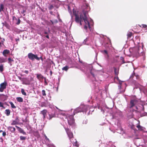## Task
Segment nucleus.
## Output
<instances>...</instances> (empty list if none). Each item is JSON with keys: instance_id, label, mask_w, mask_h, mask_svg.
Segmentation results:
<instances>
[{"instance_id": "1", "label": "nucleus", "mask_w": 147, "mask_h": 147, "mask_svg": "<svg viewBox=\"0 0 147 147\" xmlns=\"http://www.w3.org/2000/svg\"><path fill=\"white\" fill-rule=\"evenodd\" d=\"M88 12L86 11H83L82 13H80L79 15L77 13L76 11L73 10V14L75 16V22L77 24H79L80 25L82 26V22L83 20L84 21L85 24L84 26V28L86 30L89 28L90 31L91 28L90 25V23L88 20L86 14Z\"/></svg>"}, {"instance_id": "2", "label": "nucleus", "mask_w": 147, "mask_h": 147, "mask_svg": "<svg viewBox=\"0 0 147 147\" xmlns=\"http://www.w3.org/2000/svg\"><path fill=\"white\" fill-rule=\"evenodd\" d=\"M144 45L143 43H141L139 46L136 47L133 49V53L137 57L143 56L144 60L145 59V53L143 52V48Z\"/></svg>"}, {"instance_id": "3", "label": "nucleus", "mask_w": 147, "mask_h": 147, "mask_svg": "<svg viewBox=\"0 0 147 147\" xmlns=\"http://www.w3.org/2000/svg\"><path fill=\"white\" fill-rule=\"evenodd\" d=\"M28 56L29 59L32 61L34 60L35 59L38 61L40 60V58L38 57L37 55H34L32 53H29L28 54Z\"/></svg>"}, {"instance_id": "4", "label": "nucleus", "mask_w": 147, "mask_h": 147, "mask_svg": "<svg viewBox=\"0 0 147 147\" xmlns=\"http://www.w3.org/2000/svg\"><path fill=\"white\" fill-rule=\"evenodd\" d=\"M67 120L68 124L71 125H73L74 123V120L73 115H70L67 117Z\"/></svg>"}, {"instance_id": "5", "label": "nucleus", "mask_w": 147, "mask_h": 147, "mask_svg": "<svg viewBox=\"0 0 147 147\" xmlns=\"http://www.w3.org/2000/svg\"><path fill=\"white\" fill-rule=\"evenodd\" d=\"M65 129L69 139L73 138L74 137V135L70 130L68 128H65Z\"/></svg>"}, {"instance_id": "6", "label": "nucleus", "mask_w": 147, "mask_h": 147, "mask_svg": "<svg viewBox=\"0 0 147 147\" xmlns=\"http://www.w3.org/2000/svg\"><path fill=\"white\" fill-rule=\"evenodd\" d=\"M7 86V83L6 82L1 83L0 84V92H2L4 89H6Z\"/></svg>"}, {"instance_id": "7", "label": "nucleus", "mask_w": 147, "mask_h": 147, "mask_svg": "<svg viewBox=\"0 0 147 147\" xmlns=\"http://www.w3.org/2000/svg\"><path fill=\"white\" fill-rule=\"evenodd\" d=\"M138 100L134 99L131 100L130 101L129 108H131L133 107L138 102Z\"/></svg>"}, {"instance_id": "8", "label": "nucleus", "mask_w": 147, "mask_h": 147, "mask_svg": "<svg viewBox=\"0 0 147 147\" xmlns=\"http://www.w3.org/2000/svg\"><path fill=\"white\" fill-rule=\"evenodd\" d=\"M72 143L74 146L78 147L79 145L78 144V142L76 139H75L74 137L69 140Z\"/></svg>"}, {"instance_id": "9", "label": "nucleus", "mask_w": 147, "mask_h": 147, "mask_svg": "<svg viewBox=\"0 0 147 147\" xmlns=\"http://www.w3.org/2000/svg\"><path fill=\"white\" fill-rule=\"evenodd\" d=\"M23 84L26 85H29L30 84V82L27 78H25L23 79Z\"/></svg>"}, {"instance_id": "10", "label": "nucleus", "mask_w": 147, "mask_h": 147, "mask_svg": "<svg viewBox=\"0 0 147 147\" xmlns=\"http://www.w3.org/2000/svg\"><path fill=\"white\" fill-rule=\"evenodd\" d=\"M16 127L18 129V131L21 133L23 134L24 135H26V132H25L24 130L22 129L21 128L18 126H16Z\"/></svg>"}, {"instance_id": "11", "label": "nucleus", "mask_w": 147, "mask_h": 147, "mask_svg": "<svg viewBox=\"0 0 147 147\" xmlns=\"http://www.w3.org/2000/svg\"><path fill=\"white\" fill-rule=\"evenodd\" d=\"M81 107L78 108L76 109L73 113V115H75L76 113H78L81 112L83 111V110L81 109Z\"/></svg>"}, {"instance_id": "12", "label": "nucleus", "mask_w": 147, "mask_h": 147, "mask_svg": "<svg viewBox=\"0 0 147 147\" xmlns=\"http://www.w3.org/2000/svg\"><path fill=\"white\" fill-rule=\"evenodd\" d=\"M8 129L12 133H14L16 131L15 128L13 127L9 126Z\"/></svg>"}, {"instance_id": "13", "label": "nucleus", "mask_w": 147, "mask_h": 147, "mask_svg": "<svg viewBox=\"0 0 147 147\" xmlns=\"http://www.w3.org/2000/svg\"><path fill=\"white\" fill-rule=\"evenodd\" d=\"M9 53L10 51L9 50L5 49L3 51V54L4 56H5L6 55L8 54Z\"/></svg>"}, {"instance_id": "14", "label": "nucleus", "mask_w": 147, "mask_h": 147, "mask_svg": "<svg viewBox=\"0 0 147 147\" xmlns=\"http://www.w3.org/2000/svg\"><path fill=\"white\" fill-rule=\"evenodd\" d=\"M36 77L38 79L40 80V79H43L45 77H43L41 74H37Z\"/></svg>"}, {"instance_id": "15", "label": "nucleus", "mask_w": 147, "mask_h": 147, "mask_svg": "<svg viewBox=\"0 0 147 147\" xmlns=\"http://www.w3.org/2000/svg\"><path fill=\"white\" fill-rule=\"evenodd\" d=\"M49 117L48 118L49 119H51L52 118L55 117V115L54 114H49Z\"/></svg>"}, {"instance_id": "16", "label": "nucleus", "mask_w": 147, "mask_h": 147, "mask_svg": "<svg viewBox=\"0 0 147 147\" xmlns=\"http://www.w3.org/2000/svg\"><path fill=\"white\" fill-rule=\"evenodd\" d=\"M114 72L115 76H117L119 74V70L117 69L116 68L114 67Z\"/></svg>"}, {"instance_id": "17", "label": "nucleus", "mask_w": 147, "mask_h": 147, "mask_svg": "<svg viewBox=\"0 0 147 147\" xmlns=\"http://www.w3.org/2000/svg\"><path fill=\"white\" fill-rule=\"evenodd\" d=\"M5 113L7 116H9L10 113V110L9 109H6L5 111Z\"/></svg>"}, {"instance_id": "18", "label": "nucleus", "mask_w": 147, "mask_h": 147, "mask_svg": "<svg viewBox=\"0 0 147 147\" xmlns=\"http://www.w3.org/2000/svg\"><path fill=\"white\" fill-rule=\"evenodd\" d=\"M18 118H17L15 120H13L12 122L11 123V125H15L16 124H18V122L17 121V120Z\"/></svg>"}, {"instance_id": "19", "label": "nucleus", "mask_w": 147, "mask_h": 147, "mask_svg": "<svg viewBox=\"0 0 147 147\" xmlns=\"http://www.w3.org/2000/svg\"><path fill=\"white\" fill-rule=\"evenodd\" d=\"M133 35V33L131 32H129L127 34V38L128 39H130Z\"/></svg>"}, {"instance_id": "20", "label": "nucleus", "mask_w": 147, "mask_h": 147, "mask_svg": "<svg viewBox=\"0 0 147 147\" xmlns=\"http://www.w3.org/2000/svg\"><path fill=\"white\" fill-rule=\"evenodd\" d=\"M17 101L19 102H22L23 101V98L21 97H18L16 98Z\"/></svg>"}, {"instance_id": "21", "label": "nucleus", "mask_w": 147, "mask_h": 147, "mask_svg": "<svg viewBox=\"0 0 147 147\" xmlns=\"http://www.w3.org/2000/svg\"><path fill=\"white\" fill-rule=\"evenodd\" d=\"M47 110L46 109H44L40 112V113L43 115H46Z\"/></svg>"}, {"instance_id": "22", "label": "nucleus", "mask_w": 147, "mask_h": 147, "mask_svg": "<svg viewBox=\"0 0 147 147\" xmlns=\"http://www.w3.org/2000/svg\"><path fill=\"white\" fill-rule=\"evenodd\" d=\"M52 5H53V6L55 7H56V8H58V4L56 2H54L52 4H51Z\"/></svg>"}, {"instance_id": "23", "label": "nucleus", "mask_w": 147, "mask_h": 147, "mask_svg": "<svg viewBox=\"0 0 147 147\" xmlns=\"http://www.w3.org/2000/svg\"><path fill=\"white\" fill-rule=\"evenodd\" d=\"M69 69V67L67 66H65L63 67L62 69V70L67 71Z\"/></svg>"}, {"instance_id": "24", "label": "nucleus", "mask_w": 147, "mask_h": 147, "mask_svg": "<svg viewBox=\"0 0 147 147\" xmlns=\"http://www.w3.org/2000/svg\"><path fill=\"white\" fill-rule=\"evenodd\" d=\"M9 103L10 104L12 108L13 109L16 108V107L14 105L13 103L11 101L9 102Z\"/></svg>"}, {"instance_id": "25", "label": "nucleus", "mask_w": 147, "mask_h": 147, "mask_svg": "<svg viewBox=\"0 0 147 147\" xmlns=\"http://www.w3.org/2000/svg\"><path fill=\"white\" fill-rule=\"evenodd\" d=\"M4 8V5L3 4H0V12L3 10Z\"/></svg>"}, {"instance_id": "26", "label": "nucleus", "mask_w": 147, "mask_h": 147, "mask_svg": "<svg viewBox=\"0 0 147 147\" xmlns=\"http://www.w3.org/2000/svg\"><path fill=\"white\" fill-rule=\"evenodd\" d=\"M8 63L10 64L11 65V63L13 61H14L13 59H11V58L9 57L8 58Z\"/></svg>"}, {"instance_id": "27", "label": "nucleus", "mask_w": 147, "mask_h": 147, "mask_svg": "<svg viewBox=\"0 0 147 147\" xmlns=\"http://www.w3.org/2000/svg\"><path fill=\"white\" fill-rule=\"evenodd\" d=\"M21 92L22 94L24 96L26 95V93L25 92L24 90V89L22 88L21 90Z\"/></svg>"}, {"instance_id": "28", "label": "nucleus", "mask_w": 147, "mask_h": 147, "mask_svg": "<svg viewBox=\"0 0 147 147\" xmlns=\"http://www.w3.org/2000/svg\"><path fill=\"white\" fill-rule=\"evenodd\" d=\"M138 25L141 27L146 28V29H147V26L146 25L142 24L141 26H140L139 25Z\"/></svg>"}, {"instance_id": "29", "label": "nucleus", "mask_w": 147, "mask_h": 147, "mask_svg": "<svg viewBox=\"0 0 147 147\" xmlns=\"http://www.w3.org/2000/svg\"><path fill=\"white\" fill-rule=\"evenodd\" d=\"M48 147H56V146L52 144H47Z\"/></svg>"}, {"instance_id": "30", "label": "nucleus", "mask_w": 147, "mask_h": 147, "mask_svg": "<svg viewBox=\"0 0 147 147\" xmlns=\"http://www.w3.org/2000/svg\"><path fill=\"white\" fill-rule=\"evenodd\" d=\"M5 60L3 58L0 57V63L5 62Z\"/></svg>"}, {"instance_id": "31", "label": "nucleus", "mask_w": 147, "mask_h": 147, "mask_svg": "<svg viewBox=\"0 0 147 147\" xmlns=\"http://www.w3.org/2000/svg\"><path fill=\"white\" fill-rule=\"evenodd\" d=\"M54 7L53 6V5L51 4H50L48 8L49 10H51Z\"/></svg>"}, {"instance_id": "32", "label": "nucleus", "mask_w": 147, "mask_h": 147, "mask_svg": "<svg viewBox=\"0 0 147 147\" xmlns=\"http://www.w3.org/2000/svg\"><path fill=\"white\" fill-rule=\"evenodd\" d=\"M4 103L1 102H0V107H2L3 109H5V107H4Z\"/></svg>"}, {"instance_id": "33", "label": "nucleus", "mask_w": 147, "mask_h": 147, "mask_svg": "<svg viewBox=\"0 0 147 147\" xmlns=\"http://www.w3.org/2000/svg\"><path fill=\"white\" fill-rule=\"evenodd\" d=\"M136 127L138 128V130H142V127L140 125H137Z\"/></svg>"}, {"instance_id": "34", "label": "nucleus", "mask_w": 147, "mask_h": 147, "mask_svg": "<svg viewBox=\"0 0 147 147\" xmlns=\"http://www.w3.org/2000/svg\"><path fill=\"white\" fill-rule=\"evenodd\" d=\"M20 140H25L26 139V137L23 136H20Z\"/></svg>"}, {"instance_id": "35", "label": "nucleus", "mask_w": 147, "mask_h": 147, "mask_svg": "<svg viewBox=\"0 0 147 147\" xmlns=\"http://www.w3.org/2000/svg\"><path fill=\"white\" fill-rule=\"evenodd\" d=\"M42 95L43 96H45L46 95V94L45 93V90H43L42 91Z\"/></svg>"}, {"instance_id": "36", "label": "nucleus", "mask_w": 147, "mask_h": 147, "mask_svg": "<svg viewBox=\"0 0 147 147\" xmlns=\"http://www.w3.org/2000/svg\"><path fill=\"white\" fill-rule=\"evenodd\" d=\"M3 71V65H0V71L1 72H2Z\"/></svg>"}, {"instance_id": "37", "label": "nucleus", "mask_w": 147, "mask_h": 147, "mask_svg": "<svg viewBox=\"0 0 147 147\" xmlns=\"http://www.w3.org/2000/svg\"><path fill=\"white\" fill-rule=\"evenodd\" d=\"M43 79H44V82H45V85H47L48 84V83H47V81H46V78L44 77Z\"/></svg>"}, {"instance_id": "38", "label": "nucleus", "mask_w": 147, "mask_h": 147, "mask_svg": "<svg viewBox=\"0 0 147 147\" xmlns=\"http://www.w3.org/2000/svg\"><path fill=\"white\" fill-rule=\"evenodd\" d=\"M20 19L19 18H18V22H17L16 23V24L17 25H19L20 23Z\"/></svg>"}, {"instance_id": "39", "label": "nucleus", "mask_w": 147, "mask_h": 147, "mask_svg": "<svg viewBox=\"0 0 147 147\" xmlns=\"http://www.w3.org/2000/svg\"><path fill=\"white\" fill-rule=\"evenodd\" d=\"M45 139L46 140H47L49 142H50V140L48 138H47V137L45 135Z\"/></svg>"}, {"instance_id": "40", "label": "nucleus", "mask_w": 147, "mask_h": 147, "mask_svg": "<svg viewBox=\"0 0 147 147\" xmlns=\"http://www.w3.org/2000/svg\"><path fill=\"white\" fill-rule=\"evenodd\" d=\"M104 53H105L107 55L108 57H109V56L108 54L107 51L106 50H105L104 51Z\"/></svg>"}, {"instance_id": "41", "label": "nucleus", "mask_w": 147, "mask_h": 147, "mask_svg": "<svg viewBox=\"0 0 147 147\" xmlns=\"http://www.w3.org/2000/svg\"><path fill=\"white\" fill-rule=\"evenodd\" d=\"M2 135L3 136L5 137L6 135V133L5 131L3 132Z\"/></svg>"}, {"instance_id": "42", "label": "nucleus", "mask_w": 147, "mask_h": 147, "mask_svg": "<svg viewBox=\"0 0 147 147\" xmlns=\"http://www.w3.org/2000/svg\"><path fill=\"white\" fill-rule=\"evenodd\" d=\"M23 72L26 73V74H28L29 73V71L28 70H25Z\"/></svg>"}, {"instance_id": "43", "label": "nucleus", "mask_w": 147, "mask_h": 147, "mask_svg": "<svg viewBox=\"0 0 147 147\" xmlns=\"http://www.w3.org/2000/svg\"><path fill=\"white\" fill-rule=\"evenodd\" d=\"M1 95L4 96H5V100H6V99H7V97L6 96H5V95H4L3 94H1V95Z\"/></svg>"}, {"instance_id": "44", "label": "nucleus", "mask_w": 147, "mask_h": 147, "mask_svg": "<svg viewBox=\"0 0 147 147\" xmlns=\"http://www.w3.org/2000/svg\"><path fill=\"white\" fill-rule=\"evenodd\" d=\"M14 19H15L16 20H17V18L15 17V16H13V20Z\"/></svg>"}, {"instance_id": "45", "label": "nucleus", "mask_w": 147, "mask_h": 147, "mask_svg": "<svg viewBox=\"0 0 147 147\" xmlns=\"http://www.w3.org/2000/svg\"><path fill=\"white\" fill-rule=\"evenodd\" d=\"M50 75L51 76H52V71H50Z\"/></svg>"}, {"instance_id": "46", "label": "nucleus", "mask_w": 147, "mask_h": 147, "mask_svg": "<svg viewBox=\"0 0 147 147\" xmlns=\"http://www.w3.org/2000/svg\"><path fill=\"white\" fill-rule=\"evenodd\" d=\"M45 37L48 39H49V36L48 35H47Z\"/></svg>"}, {"instance_id": "47", "label": "nucleus", "mask_w": 147, "mask_h": 147, "mask_svg": "<svg viewBox=\"0 0 147 147\" xmlns=\"http://www.w3.org/2000/svg\"><path fill=\"white\" fill-rule=\"evenodd\" d=\"M46 115H43V119H45L46 118Z\"/></svg>"}, {"instance_id": "48", "label": "nucleus", "mask_w": 147, "mask_h": 147, "mask_svg": "<svg viewBox=\"0 0 147 147\" xmlns=\"http://www.w3.org/2000/svg\"><path fill=\"white\" fill-rule=\"evenodd\" d=\"M0 138V139L1 140V142H3V139L2 138Z\"/></svg>"}, {"instance_id": "49", "label": "nucleus", "mask_w": 147, "mask_h": 147, "mask_svg": "<svg viewBox=\"0 0 147 147\" xmlns=\"http://www.w3.org/2000/svg\"><path fill=\"white\" fill-rule=\"evenodd\" d=\"M122 59H123V63H124L125 62H124V59L123 57H122Z\"/></svg>"}, {"instance_id": "50", "label": "nucleus", "mask_w": 147, "mask_h": 147, "mask_svg": "<svg viewBox=\"0 0 147 147\" xmlns=\"http://www.w3.org/2000/svg\"><path fill=\"white\" fill-rule=\"evenodd\" d=\"M91 73V74H92V76H93V77H94V74H93V73Z\"/></svg>"}, {"instance_id": "51", "label": "nucleus", "mask_w": 147, "mask_h": 147, "mask_svg": "<svg viewBox=\"0 0 147 147\" xmlns=\"http://www.w3.org/2000/svg\"><path fill=\"white\" fill-rule=\"evenodd\" d=\"M40 59L41 60H42V61H43V59L41 57H40Z\"/></svg>"}, {"instance_id": "52", "label": "nucleus", "mask_w": 147, "mask_h": 147, "mask_svg": "<svg viewBox=\"0 0 147 147\" xmlns=\"http://www.w3.org/2000/svg\"><path fill=\"white\" fill-rule=\"evenodd\" d=\"M18 78L20 80H21V79H22V78H21V77H19H19H18Z\"/></svg>"}, {"instance_id": "53", "label": "nucleus", "mask_w": 147, "mask_h": 147, "mask_svg": "<svg viewBox=\"0 0 147 147\" xmlns=\"http://www.w3.org/2000/svg\"><path fill=\"white\" fill-rule=\"evenodd\" d=\"M44 34H48V32H44Z\"/></svg>"}, {"instance_id": "54", "label": "nucleus", "mask_w": 147, "mask_h": 147, "mask_svg": "<svg viewBox=\"0 0 147 147\" xmlns=\"http://www.w3.org/2000/svg\"><path fill=\"white\" fill-rule=\"evenodd\" d=\"M135 74H133V75H132V76H131L130 77V78H131V77H132V76H133V77L134 76H135Z\"/></svg>"}, {"instance_id": "55", "label": "nucleus", "mask_w": 147, "mask_h": 147, "mask_svg": "<svg viewBox=\"0 0 147 147\" xmlns=\"http://www.w3.org/2000/svg\"><path fill=\"white\" fill-rule=\"evenodd\" d=\"M50 13L52 15V13H53V12L52 11L50 12Z\"/></svg>"}, {"instance_id": "56", "label": "nucleus", "mask_w": 147, "mask_h": 147, "mask_svg": "<svg viewBox=\"0 0 147 147\" xmlns=\"http://www.w3.org/2000/svg\"><path fill=\"white\" fill-rule=\"evenodd\" d=\"M3 132L2 130H0V133H1V132Z\"/></svg>"}, {"instance_id": "57", "label": "nucleus", "mask_w": 147, "mask_h": 147, "mask_svg": "<svg viewBox=\"0 0 147 147\" xmlns=\"http://www.w3.org/2000/svg\"><path fill=\"white\" fill-rule=\"evenodd\" d=\"M3 41L2 42H3L5 40V39H3Z\"/></svg>"}, {"instance_id": "58", "label": "nucleus", "mask_w": 147, "mask_h": 147, "mask_svg": "<svg viewBox=\"0 0 147 147\" xmlns=\"http://www.w3.org/2000/svg\"><path fill=\"white\" fill-rule=\"evenodd\" d=\"M1 47V42H0V47Z\"/></svg>"}, {"instance_id": "59", "label": "nucleus", "mask_w": 147, "mask_h": 147, "mask_svg": "<svg viewBox=\"0 0 147 147\" xmlns=\"http://www.w3.org/2000/svg\"><path fill=\"white\" fill-rule=\"evenodd\" d=\"M58 17L59 16V15L58 14Z\"/></svg>"}]
</instances>
